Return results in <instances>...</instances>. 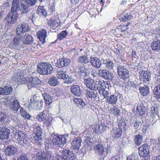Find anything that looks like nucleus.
I'll list each match as a JSON object with an SVG mask.
<instances>
[{"instance_id":"nucleus-1","label":"nucleus","mask_w":160,"mask_h":160,"mask_svg":"<svg viewBox=\"0 0 160 160\" xmlns=\"http://www.w3.org/2000/svg\"><path fill=\"white\" fill-rule=\"evenodd\" d=\"M19 6L18 0H13L11 11L5 18L8 25L16 22L17 17V11L18 10Z\"/></svg>"},{"instance_id":"nucleus-2","label":"nucleus","mask_w":160,"mask_h":160,"mask_svg":"<svg viewBox=\"0 0 160 160\" xmlns=\"http://www.w3.org/2000/svg\"><path fill=\"white\" fill-rule=\"evenodd\" d=\"M37 71L41 74H50L53 70V68L51 64L48 63H39Z\"/></svg>"},{"instance_id":"nucleus-3","label":"nucleus","mask_w":160,"mask_h":160,"mask_svg":"<svg viewBox=\"0 0 160 160\" xmlns=\"http://www.w3.org/2000/svg\"><path fill=\"white\" fill-rule=\"evenodd\" d=\"M23 83H26L29 89L33 87H35L36 86L41 84V81L38 78L36 77H25L23 79L22 82Z\"/></svg>"},{"instance_id":"nucleus-4","label":"nucleus","mask_w":160,"mask_h":160,"mask_svg":"<svg viewBox=\"0 0 160 160\" xmlns=\"http://www.w3.org/2000/svg\"><path fill=\"white\" fill-rule=\"evenodd\" d=\"M62 156L59 153H56V156L58 160H74V155L73 152L69 150L65 149L62 152Z\"/></svg>"},{"instance_id":"nucleus-5","label":"nucleus","mask_w":160,"mask_h":160,"mask_svg":"<svg viewBox=\"0 0 160 160\" xmlns=\"http://www.w3.org/2000/svg\"><path fill=\"white\" fill-rule=\"evenodd\" d=\"M33 131L36 133L34 137V140L38 143L40 144L42 141L41 136L42 134V130L40 126L38 125H33Z\"/></svg>"},{"instance_id":"nucleus-6","label":"nucleus","mask_w":160,"mask_h":160,"mask_svg":"<svg viewBox=\"0 0 160 160\" xmlns=\"http://www.w3.org/2000/svg\"><path fill=\"white\" fill-rule=\"evenodd\" d=\"M52 140V142L56 146L59 147L62 144H65L66 142V138L63 136H59L54 135Z\"/></svg>"},{"instance_id":"nucleus-7","label":"nucleus","mask_w":160,"mask_h":160,"mask_svg":"<svg viewBox=\"0 0 160 160\" xmlns=\"http://www.w3.org/2000/svg\"><path fill=\"white\" fill-rule=\"evenodd\" d=\"M117 72L119 77L121 79H125L129 77L128 70L122 66H118Z\"/></svg>"},{"instance_id":"nucleus-8","label":"nucleus","mask_w":160,"mask_h":160,"mask_svg":"<svg viewBox=\"0 0 160 160\" xmlns=\"http://www.w3.org/2000/svg\"><path fill=\"white\" fill-rule=\"evenodd\" d=\"M15 133L16 138H17V140L19 144L22 145L27 143L28 138L26 134L23 131L17 130Z\"/></svg>"},{"instance_id":"nucleus-9","label":"nucleus","mask_w":160,"mask_h":160,"mask_svg":"<svg viewBox=\"0 0 160 160\" xmlns=\"http://www.w3.org/2000/svg\"><path fill=\"white\" fill-rule=\"evenodd\" d=\"M98 75L101 77L109 80H112L114 77L113 74L107 69H98Z\"/></svg>"},{"instance_id":"nucleus-10","label":"nucleus","mask_w":160,"mask_h":160,"mask_svg":"<svg viewBox=\"0 0 160 160\" xmlns=\"http://www.w3.org/2000/svg\"><path fill=\"white\" fill-rule=\"evenodd\" d=\"M9 107L12 111H17L21 107L19 102L17 99L12 98L10 100Z\"/></svg>"},{"instance_id":"nucleus-11","label":"nucleus","mask_w":160,"mask_h":160,"mask_svg":"<svg viewBox=\"0 0 160 160\" xmlns=\"http://www.w3.org/2000/svg\"><path fill=\"white\" fill-rule=\"evenodd\" d=\"M149 147L147 144H144L139 148L140 156L143 157H147L149 154Z\"/></svg>"},{"instance_id":"nucleus-12","label":"nucleus","mask_w":160,"mask_h":160,"mask_svg":"<svg viewBox=\"0 0 160 160\" xmlns=\"http://www.w3.org/2000/svg\"><path fill=\"white\" fill-rule=\"evenodd\" d=\"M37 158L39 160H49L52 156V152L48 151L39 152L37 153Z\"/></svg>"},{"instance_id":"nucleus-13","label":"nucleus","mask_w":160,"mask_h":160,"mask_svg":"<svg viewBox=\"0 0 160 160\" xmlns=\"http://www.w3.org/2000/svg\"><path fill=\"white\" fill-rule=\"evenodd\" d=\"M28 26L27 24L23 23L18 24L16 30L17 34L22 36L25 32L28 31Z\"/></svg>"},{"instance_id":"nucleus-14","label":"nucleus","mask_w":160,"mask_h":160,"mask_svg":"<svg viewBox=\"0 0 160 160\" xmlns=\"http://www.w3.org/2000/svg\"><path fill=\"white\" fill-rule=\"evenodd\" d=\"M139 79L141 81L144 82H148L151 80V74L147 71H140L139 72Z\"/></svg>"},{"instance_id":"nucleus-15","label":"nucleus","mask_w":160,"mask_h":160,"mask_svg":"<svg viewBox=\"0 0 160 160\" xmlns=\"http://www.w3.org/2000/svg\"><path fill=\"white\" fill-rule=\"evenodd\" d=\"M118 125L119 128H113L111 131V135L112 137L115 139L120 138L122 134V126L120 125V123Z\"/></svg>"},{"instance_id":"nucleus-16","label":"nucleus","mask_w":160,"mask_h":160,"mask_svg":"<svg viewBox=\"0 0 160 160\" xmlns=\"http://www.w3.org/2000/svg\"><path fill=\"white\" fill-rule=\"evenodd\" d=\"M70 62V60L67 58H61L59 59L56 63V66L59 68L67 66Z\"/></svg>"},{"instance_id":"nucleus-17","label":"nucleus","mask_w":160,"mask_h":160,"mask_svg":"<svg viewBox=\"0 0 160 160\" xmlns=\"http://www.w3.org/2000/svg\"><path fill=\"white\" fill-rule=\"evenodd\" d=\"M31 100V105L32 108L35 109L40 110L43 107V102L42 100H36L33 99Z\"/></svg>"},{"instance_id":"nucleus-18","label":"nucleus","mask_w":160,"mask_h":160,"mask_svg":"<svg viewBox=\"0 0 160 160\" xmlns=\"http://www.w3.org/2000/svg\"><path fill=\"white\" fill-rule=\"evenodd\" d=\"M5 153L9 156H13L18 151L17 148L15 146L9 145L5 148Z\"/></svg>"},{"instance_id":"nucleus-19","label":"nucleus","mask_w":160,"mask_h":160,"mask_svg":"<svg viewBox=\"0 0 160 160\" xmlns=\"http://www.w3.org/2000/svg\"><path fill=\"white\" fill-rule=\"evenodd\" d=\"M75 72L77 74L81 76L82 77L87 76L89 74L87 72V69L83 66H81L78 69H76Z\"/></svg>"},{"instance_id":"nucleus-20","label":"nucleus","mask_w":160,"mask_h":160,"mask_svg":"<svg viewBox=\"0 0 160 160\" xmlns=\"http://www.w3.org/2000/svg\"><path fill=\"white\" fill-rule=\"evenodd\" d=\"M47 33L46 30L42 29L37 32V36L42 43L45 42V39L47 37Z\"/></svg>"},{"instance_id":"nucleus-21","label":"nucleus","mask_w":160,"mask_h":160,"mask_svg":"<svg viewBox=\"0 0 160 160\" xmlns=\"http://www.w3.org/2000/svg\"><path fill=\"white\" fill-rule=\"evenodd\" d=\"M110 85V82H109L105 81L102 80H99L98 84L97 89L99 90V89L109 88Z\"/></svg>"},{"instance_id":"nucleus-22","label":"nucleus","mask_w":160,"mask_h":160,"mask_svg":"<svg viewBox=\"0 0 160 160\" xmlns=\"http://www.w3.org/2000/svg\"><path fill=\"white\" fill-rule=\"evenodd\" d=\"M71 91L73 94L76 96H80L82 93L81 89L77 85H73L71 87Z\"/></svg>"},{"instance_id":"nucleus-23","label":"nucleus","mask_w":160,"mask_h":160,"mask_svg":"<svg viewBox=\"0 0 160 160\" xmlns=\"http://www.w3.org/2000/svg\"><path fill=\"white\" fill-rule=\"evenodd\" d=\"M22 36L17 34L12 39V43L14 47H17L19 46L22 43Z\"/></svg>"},{"instance_id":"nucleus-24","label":"nucleus","mask_w":160,"mask_h":160,"mask_svg":"<svg viewBox=\"0 0 160 160\" xmlns=\"http://www.w3.org/2000/svg\"><path fill=\"white\" fill-rule=\"evenodd\" d=\"M118 97L116 95L112 94L110 95L107 98L106 102L109 104L112 105L115 104L118 101Z\"/></svg>"},{"instance_id":"nucleus-25","label":"nucleus","mask_w":160,"mask_h":160,"mask_svg":"<svg viewBox=\"0 0 160 160\" xmlns=\"http://www.w3.org/2000/svg\"><path fill=\"white\" fill-rule=\"evenodd\" d=\"M21 7L20 9L22 14H25L28 12L30 10V6L25 1L22 2L21 3Z\"/></svg>"},{"instance_id":"nucleus-26","label":"nucleus","mask_w":160,"mask_h":160,"mask_svg":"<svg viewBox=\"0 0 160 160\" xmlns=\"http://www.w3.org/2000/svg\"><path fill=\"white\" fill-rule=\"evenodd\" d=\"M90 62L94 67L98 68H100L102 63L97 57H91Z\"/></svg>"},{"instance_id":"nucleus-27","label":"nucleus","mask_w":160,"mask_h":160,"mask_svg":"<svg viewBox=\"0 0 160 160\" xmlns=\"http://www.w3.org/2000/svg\"><path fill=\"white\" fill-rule=\"evenodd\" d=\"M10 134V130L7 128H4L2 129L0 132V138L2 140L8 138Z\"/></svg>"},{"instance_id":"nucleus-28","label":"nucleus","mask_w":160,"mask_h":160,"mask_svg":"<svg viewBox=\"0 0 160 160\" xmlns=\"http://www.w3.org/2000/svg\"><path fill=\"white\" fill-rule=\"evenodd\" d=\"M94 148L95 153L99 155H102L103 152H104V149L101 143H99L96 145H94Z\"/></svg>"},{"instance_id":"nucleus-29","label":"nucleus","mask_w":160,"mask_h":160,"mask_svg":"<svg viewBox=\"0 0 160 160\" xmlns=\"http://www.w3.org/2000/svg\"><path fill=\"white\" fill-rule=\"evenodd\" d=\"M81 140L80 137L75 139L72 142L71 144L74 149H78L81 146Z\"/></svg>"},{"instance_id":"nucleus-30","label":"nucleus","mask_w":160,"mask_h":160,"mask_svg":"<svg viewBox=\"0 0 160 160\" xmlns=\"http://www.w3.org/2000/svg\"><path fill=\"white\" fill-rule=\"evenodd\" d=\"M22 43L24 44H30L33 42L32 37L28 34L25 35L23 37L22 36Z\"/></svg>"},{"instance_id":"nucleus-31","label":"nucleus","mask_w":160,"mask_h":160,"mask_svg":"<svg viewBox=\"0 0 160 160\" xmlns=\"http://www.w3.org/2000/svg\"><path fill=\"white\" fill-rule=\"evenodd\" d=\"M139 90L140 93L143 96H147L149 92V87L146 85L140 87Z\"/></svg>"},{"instance_id":"nucleus-32","label":"nucleus","mask_w":160,"mask_h":160,"mask_svg":"<svg viewBox=\"0 0 160 160\" xmlns=\"http://www.w3.org/2000/svg\"><path fill=\"white\" fill-rule=\"evenodd\" d=\"M154 95L157 100L160 101V85H157L153 90Z\"/></svg>"},{"instance_id":"nucleus-33","label":"nucleus","mask_w":160,"mask_h":160,"mask_svg":"<svg viewBox=\"0 0 160 160\" xmlns=\"http://www.w3.org/2000/svg\"><path fill=\"white\" fill-rule=\"evenodd\" d=\"M151 47L153 50L157 51L160 50V41H153L151 43Z\"/></svg>"},{"instance_id":"nucleus-34","label":"nucleus","mask_w":160,"mask_h":160,"mask_svg":"<svg viewBox=\"0 0 160 160\" xmlns=\"http://www.w3.org/2000/svg\"><path fill=\"white\" fill-rule=\"evenodd\" d=\"M103 64H105L106 68L109 70L113 69L114 66V64L111 61L108 59L103 60Z\"/></svg>"},{"instance_id":"nucleus-35","label":"nucleus","mask_w":160,"mask_h":160,"mask_svg":"<svg viewBox=\"0 0 160 160\" xmlns=\"http://www.w3.org/2000/svg\"><path fill=\"white\" fill-rule=\"evenodd\" d=\"M37 13L41 17H46L47 15L46 11L42 6H39L37 10Z\"/></svg>"},{"instance_id":"nucleus-36","label":"nucleus","mask_w":160,"mask_h":160,"mask_svg":"<svg viewBox=\"0 0 160 160\" xmlns=\"http://www.w3.org/2000/svg\"><path fill=\"white\" fill-rule=\"evenodd\" d=\"M48 84L52 86H55L58 84V79L55 77H50L48 82Z\"/></svg>"},{"instance_id":"nucleus-37","label":"nucleus","mask_w":160,"mask_h":160,"mask_svg":"<svg viewBox=\"0 0 160 160\" xmlns=\"http://www.w3.org/2000/svg\"><path fill=\"white\" fill-rule=\"evenodd\" d=\"M42 96L43 97L46 104L49 105L52 102V98L46 93L44 92L42 94Z\"/></svg>"},{"instance_id":"nucleus-38","label":"nucleus","mask_w":160,"mask_h":160,"mask_svg":"<svg viewBox=\"0 0 160 160\" xmlns=\"http://www.w3.org/2000/svg\"><path fill=\"white\" fill-rule=\"evenodd\" d=\"M86 94L88 97L92 99L93 101L97 97L98 95L97 92L96 91H93L92 90L91 91H87Z\"/></svg>"},{"instance_id":"nucleus-39","label":"nucleus","mask_w":160,"mask_h":160,"mask_svg":"<svg viewBox=\"0 0 160 160\" xmlns=\"http://www.w3.org/2000/svg\"><path fill=\"white\" fill-rule=\"evenodd\" d=\"M20 113L23 118L27 119H30L31 117L30 115L27 113L25 110L21 107L20 109Z\"/></svg>"},{"instance_id":"nucleus-40","label":"nucleus","mask_w":160,"mask_h":160,"mask_svg":"<svg viewBox=\"0 0 160 160\" xmlns=\"http://www.w3.org/2000/svg\"><path fill=\"white\" fill-rule=\"evenodd\" d=\"M66 72L62 71H58L57 74V76L58 78L60 79H63V80H64L66 77Z\"/></svg>"},{"instance_id":"nucleus-41","label":"nucleus","mask_w":160,"mask_h":160,"mask_svg":"<svg viewBox=\"0 0 160 160\" xmlns=\"http://www.w3.org/2000/svg\"><path fill=\"white\" fill-rule=\"evenodd\" d=\"M46 112L44 111L41 113L37 116L36 118L39 121H43L46 119Z\"/></svg>"},{"instance_id":"nucleus-42","label":"nucleus","mask_w":160,"mask_h":160,"mask_svg":"<svg viewBox=\"0 0 160 160\" xmlns=\"http://www.w3.org/2000/svg\"><path fill=\"white\" fill-rule=\"evenodd\" d=\"M86 84L87 87L90 89L92 90L94 89V81L92 80L88 79L86 80Z\"/></svg>"},{"instance_id":"nucleus-43","label":"nucleus","mask_w":160,"mask_h":160,"mask_svg":"<svg viewBox=\"0 0 160 160\" xmlns=\"http://www.w3.org/2000/svg\"><path fill=\"white\" fill-rule=\"evenodd\" d=\"M78 61L82 64H85L89 62V60L85 56H82L79 58Z\"/></svg>"},{"instance_id":"nucleus-44","label":"nucleus","mask_w":160,"mask_h":160,"mask_svg":"<svg viewBox=\"0 0 160 160\" xmlns=\"http://www.w3.org/2000/svg\"><path fill=\"white\" fill-rule=\"evenodd\" d=\"M132 16L128 13L125 14L123 16H122L120 18L121 21H127L128 20H131L132 18Z\"/></svg>"},{"instance_id":"nucleus-45","label":"nucleus","mask_w":160,"mask_h":160,"mask_svg":"<svg viewBox=\"0 0 160 160\" xmlns=\"http://www.w3.org/2000/svg\"><path fill=\"white\" fill-rule=\"evenodd\" d=\"M92 139L91 138H88L86 139L84 141V145L85 147H89V149H91V147L93 145Z\"/></svg>"},{"instance_id":"nucleus-46","label":"nucleus","mask_w":160,"mask_h":160,"mask_svg":"<svg viewBox=\"0 0 160 160\" xmlns=\"http://www.w3.org/2000/svg\"><path fill=\"white\" fill-rule=\"evenodd\" d=\"M120 110L117 108L113 107L111 108L110 113L114 116H118L120 115Z\"/></svg>"},{"instance_id":"nucleus-47","label":"nucleus","mask_w":160,"mask_h":160,"mask_svg":"<svg viewBox=\"0 0 160 160\" xmlns=\"http://www.w3.org/2000/svg\"><path fill=\"white\" fill-rule=\"evenodd\" d=\"M98 91L100 95L104 98H107L110 94L108 92L105 90V89H99Z\"/></svg>"},{"instance_id":"nucleus-48","label":"nucleus","mask_w":160,"mask_h":160,"mask_svg":"<svg viewBox=\"0 0 160 160\" xmlns=\"http://www.w3.org/2000/svg\"><path fill=\"white\" fill-rule=\"evenodd\" d=\"M66 83H71L75 81V79L71 75H66V77L64 80Z\"/></svg>"},{"instance_id":"nucleus-49","label":"nucleus","mask_w":160,"mask_h":160,"mask_svg":"<svg viewBox=\"0 0 160 160\" xmlns=\"http://www.w3.org/2000/svg\"><path fill=\"white\" fill-rule=\"evenodd\" d=\"M142 137L138 134L136 136L135 138V141L136 144L140 145L142 142Z\"/></svg>"},{"instance_id":"nucleus-50","label":"nucleus","mask_w":160,"mask_h":160,"mask_svg":"<svg viewBox=\"0 0 160 160\" xmlns=\"http://www.w3.org/2000/svg\"><path fill=\"white\" fill-rule=\"evenodd\" d=\"M68 34L66 31H63L58 35V39L61 40L65 38Z\"/></svg>"},{"instance_id":"nucleus-51","label":"nucleus","mask_w":160,"mask_h":160,"mask_svg":"<svg viewBox=\"0 0 160 160\" xmlns=\"http://www.w3.org/2000/svg\"><path fill=\"white\" fill-rule=\"evenodd\" d=\"M49 24L51 28L54 29V28H56L58 25V23L57 21L54 19H52L50 20Z\"/></svg>"},{"instance_id":"nucleus-52","label":"nucleus","mask_w":160,"mask_h":160,"mask_svg":"<svg viewBox=\"0 0 160 160\" xmlns=\"http://www.w3.org/2000/svg\"><path fill=\"white\" fill-rule=\"evenodd\" d=\"M102 127L99 124H96L93 127V129L95 132L99 133L102 132Z\"/></svg>"},{"instance_id":"nucleus-53","label":"nucleus","mask_w":160,"mask_h":160,"mask_svg":"<svg viewBox=\"0 0 160 160\" xmlns=\"http://www.w3.org/2000/svg\"><path fill=\"white\" fill-rule=\"evenodd\" d=\"M145 109V107L142 104H137L136 108V110L138 111L140 113L142 112V114L144 112Z\"/></svg>"},{"instance_id":"nucleus-54","label":"nucleus","mask_w":160,"mask_h":160,"mask_svg":"<svg viewBox=\"0 0 160 160\" xmlns=\"http://www.w3.org/2000/svg\"><path fill=\"white\" fill-rule=\"evenodd\" d=\"M138 156L136 153H133L127 158V160H138Z\"/></svg>"},{"instance_id":"nucleus-55","label":"nucleus","mask_w":160,"mask_h":160,"mask_svg":"<svg viewBox=\"0 0 160 160\" xmlns=\"http://www.w3.org/2000/svg\"><path fill=\"white\" fill-rule=\"evenodd\" d=\"M12 88L11 87H9L8 86L4 87V91L5 93V95H8L10 94L12 92Z\"/></svg>"},{"instance_id":"nucleus-56","label":"nucleus","mask_w":160,"mask_h":160,"mask_svg":"<svg viewBox=\"0 0 160 160\" xmlns=\"http://www.w3.org/2000/svg\"><path fill=\"white\" fill-rule=\"evenodd\" d=\"M73 101L76 103H79L82 106H84L85 105V103L80 98H75L73 99Z\"/></svg>"},{"instance_id":"nucleus-57","label":"nucleus","mask_w":160,"mask_h":160,"mask_svg":"<svg viewBox=\"0 0 160 160\" xmlns=\"http://www.w3.org/2000/svg\"><path fill=\"white\" fill-rule=\"evenodd\" d=\"M7 115L6 114L0 112V123H3L6 119Z\"/></svg>"},{"instance_id":"nucleus-58","label":"nucleus","mask_w":160,"mask_h":160,"mask_svg":"<svg viewBox=\"0 0 160 160\" xmlns=\"http://www.w3.org/2000/svg\"><path fill=\"white\" fill-rule=\"evenodd\" d=\"M30 6H33L36 3L37 0H26L24 1Z\"/></svg>"},{"instance_id":"nucleus-59","label":"nucleus","mask_w":160,"mask_h":160,"mask_svg":"<svg viewBox=\"0 0 160 160\" xmlns=\"http://www.w3.org/2000/svg\"><path fill=\"white\" fill-rule=\"evenodd\" d=\"M90 73L93 78L96 77L98 75V72H97L96 69L93 68L90 70Z\"/></svg>"},{"instance_id":"nucleus-60","label":"nucleus","mask_w":160,"mask_h":160,"mask_svg":"<svg viewBox=\"0 0 160 160\" xmlns=\"http://www.w3.org/2000/svg\"><path fill=\"white\" fill-rule=\"evenodd\" d=\"M45 144L46 150L50 148H51V144L49 140L47 139H46L45 140Z\"/></svg>"},{"instance_id":"nucleus-61","label":"nucleus","mask_w":160,"mask_h":160,"mask_svg":"<svg viewBox=\"0 0 160 160\" xmlns=\"http://www.w3.org/2000/svg\"><path fill=\"white\" fill-rule=\"evenodd\" d=\"M44 124L46 125L47 126H49L51 124V120L49 118H48L46 119H45L44 120Z\"/></svg>"},{"instance_id":"nucleus-62","label":"nucleus","mask_w":160,"mask_h":160,"mask_svg":"<svg viewBox=\"0 0 160 160\" xmlns=\"http://www.w3.org/2000/svg\"><path fill=\"white\" fill-rule=\"evenodd\" d=\"M141 124L140 122L135 121L134 122V127L136 129H138L139 126L141 125Z\"/></svg>"},{"instance_id":"nucleus-63","label":"nucleus","mask_w":160,"mask_h":160,"mask_svg":"<svg viewBox=\"0 0 160 160\" xmlns=\"http://www.w3.org/2000/svg\"><path fill=\"white\" fill-rule=\"evenodd\" d=\"M29 17L33 21V20H35L36 18L35 14L34 13H31L29 14Z\"/></svg>"},{"instance_id":"nucleus-64","label":"nucleus","mask_w":160,"mask_h":160,"mask_svg":"<svg viewBox=\"0 0 160 160\" xmlns=\"http://www.w3.org/2000/svg\"><path fill=\"white\" fill-rule=\"evenodd\" d=\"M17 160H28L26 156L25 155H21Z\"/></svg>"}]
</instances>
